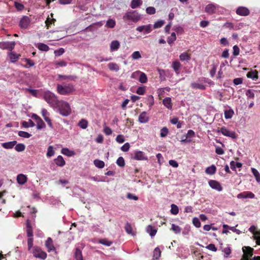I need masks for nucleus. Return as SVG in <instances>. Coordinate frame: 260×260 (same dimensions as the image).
Here are the masks:
<instances>
[{
	"instance_id": "79ce46f5",
	"label": "nucleus",
	"mask_w": 260,
	"mask_h": 260,
	"mask_svg": "<svg viewBox=\"0 0 260 260\" xmlns=\"http://www.w3.org/2000/svg\"><path fill=\"white\" fill-rule=\"evenodd\" d=\"M171 209L170 212L173 215H177L179 213V208L175 204H172L171 206Z\"/></svg>"
},
{
	"instance_id": "a211bd4d",
	"label": "nucleus",
	"mask_w": 260,
	"mask_h": 260,
	"mask_svg": "<svg viewBox=\"0 0 260 260\" xmlns=\"http://www.w3.org/2000/svg\"><path fill=\"white\" fill-rule=\"evenodd\" d=\"M120 47V43L117 40L112 41L110 44V48L111 51H117Z\"/></svg>"
},
{
	"instance_id": "4d7b16f0",
	"label": "nucleus",
	"mask_w": 260,
	"mask_h": 260,
	"mask_svg": "<svg viewBox=\"0 0 260 260\" xmlns=\"http://www.w3.org/2000/svg\"><path fill=\"white\" fill-rule=\"evenodd\" d=\"M131 56L134 60L139 59L141 58V55L140 52L138 51H134L132 53Z\"/></svg>"
},
{
	"instance_id": "bb28decb",
	"label": "nucleus",
	"mask_w": 260,
	"mask_h": 260,
	"mask_svg": "<svg viewBox=\"0 0 260 260\" xmlns=\"http://www.w3.org/2000/svg\"><path fill=\"white\" fill-rule=\"evenodd\" d=\"M142 4V0H132L131 3V7L134 9Z\"/></svg>"
},
{
	"instance_id": "c03bdc74",
	"label": "nucleus",
	"mask_w": 260,
	"mask_h": 260,
	"mask_svg": "<svg viewBox=\"0 0 260 260\" xmlns=\"http://www.w3.org/2000/svg\"><path fill=\"white\" fill-rule=\"evenodd\" d=\"M75 257L76 260H83L82 252L80 249H76L75 253Z\"/></svg>"
},
{
	"instance_id": "8fccbe9b",
	"label": "nucleus",
	"mask_w": 260,
	"mask_h": 260,
	"mask_svg": "<svg viewBox=\"0 0 260 260\" xmlns=\"http://www.w3.org/2000/svg\"><path fill=\"white\" fill-rule=\"evenodd\" d=\"M25 146L22 143H19L16 145L15 149L18 152H21L25 150Z\"/></svg>"
},
{
	"instance_id": "a18cd8bd",
	"label": "nucleus",
	"mask_w": 260,
	"mask_h": 260,
	"mask_svg": "<svg viewBox=\"0 0 260 260\" xmlns=\"http://www.w3.org/2000/svg\"><path fill=\"white\" fill-rule=\"evenodd\" d=\"M116 164L120 167H123L125 166V161L123 157L120 156L116 160Z\"/></svg>"
},
{
	"instance_id": "de8ad7c7",
	"label": "nucleus",
	"mask_w": 260,
	"mask_h": 260,
	"mask_svg": "<svg viewBox=\"0 0 260 260\" xmlns=\"http://www.w3.org/2000/svg\"><path fill=\"white\" fill-rule=\"evenodd\" d=\"M103 132L107 136L111 135L112 134V129L106 124L104 125Z\"/></svg>"
},
{
	"instance_id": "c9c22d12",
	"label": "nucleus",
	"mask_w": 260,
	"mask_h": 260,
	"mask_svg": "<svg viewBox=\"0 0 260 260\" xmlns=\"http://www.w3.org/2000/svg\"><path fill=\"white\" fill-rule=\"evenodd\" d=\"M176 39L175 32H173L171 33V36L168 38L167 42L169 45H172L174 42L176 41Z\"/></svg>"
},
{
	"instance_id": "f3484780",
	"label": "nucleus",
	"mask_w": 260,
	"mask_h": 260,
	"mask_svg": "<svg viewBox=\"0 0 260 260\" xmlns=\"http://www.w3.org/2000/svg\"><path fill=\"white\" fill-rule=\"evenodd\" d=\"M26 233L28 237H32L33 236V231L32 227L31 225V223L29 220L27 219L26 220Z\"/></svg>"
},
{
	"instance_id": "ddd939ff",
	"label": "nucleus",
	"mask_w": 260,
	"mask_h": 260,
	"mask_svg": "<svg viewBox=\"0 0 260 260\" xmlns=\"http://www.w3.org/2000/svg\"><path fill=\"white\" fill-rule=\"evenodd\" d=\"M209 185L211 188L218 191H221L222 190V187L220 184L216 180L209 181Z\"/></svg>"
},
{
	"instance_id": "338daca9",
	"label": "nucleus",
	"mask_w": 260,
	"mask_h": 260,
	"mask_svg": "<svg viewBox=\"0 0 260 260\" xmlns=\"http://www.w3.org/2000/svg\"><path fill=\"white\" fill-rule=\"evenodd\" d=\"M146 13L150 15H152L155 13L156 10L153 7H149L146 9Z\"/></svg>"
},
{
	"instance_id": "0eeeda50",
	"label": "nucleus",
	"mask_w": 260,
	"mask_h": 260,
	"mask_svg": "<svg viewBox=\"0 0 260 260\" xmlns=\"http://www.w3.org/2000/svg\"><path fill=\"white\" fill-rule=\"evenodd\" d=\"M236 13L239 16L245 17L250 14V10L246 7L240 6L236 9Z\"/></svg>"
},
{
	"instance_id": "09e8293b",
	"label": "nucleus",
	"mask_w": 260,
	"mask_h": 260,
	"mask_svg": "<svg viewBox=\"0 0 260 260\" xmlns=\"http://www.w3.org/2000/svg\"><path fill=\"white\" fill-rule=\"evenodd\" d=\"M125 230L128 234L134 235L133 232V229L131 225L129 223H126L125 226Z\"/></svg>"
},
{
	"instance_id": "6e6552de",
	"label": "nucleus",
	"mask_w": 260,
	"mask_h": 260,
	"mask_svg": "<svg viewBox=\"0 0 260 260\" xmlns=\"http://www.w3.org/2000/svg\"><path fill=\"white\" fill-rule=\"evenodd\" d=\"M31 22V19L27 16H23L19 22V26L21 28L26 29L28 27Z\"/></svg>"
},
{
	"instance_id": "7c9ffc66",
	"label": "nucleus",
	"mask_w": 260,
	"mask_h": 260,
	"mask_svg": "<svg viewBox=\"0 0 260 260\" xmlns=\"http://www.w3.org/2000/svg\"><path fill=\"white\" fill-rule=\"evenodd\" d=\"M234 113V110L232 109L225 110L224 112V118L226 119H231L233 117Z\"/></svg>"
},
{
	"instance_id": "393cba45",
	"label": "nucleus",
	"mask_w": 260,
	"mask_h": 260,
	"mask_svg": "<svg viewBox=\"0 0 260 260\" xmlns=\"http://www.w3.org/2000/svg\"><path fill=\"white\" fill-rule=\"evenodd\" d=\"M161 255V251L158 247H156L153 251L152 260H158Z\"/></svg>"
},
{
	"instance_id": "5fc2aeb1",
	"label": "nucleus",
	"mask_w": 260,
	"mask_h": 260,
	"mask_svg": "<svg viewBox=\"0 0 260 260\" xmlns=\"http://www.w3.org/2000/svg\"><path fill=\"white\" fill-rule=\"evenodd\" d=\"M37 127L39 129L43 128L46 126L45 123L43 122L41 118L37 121Z\"/></svg>"
},
{
	"instance_id": "0e129e2a",
	"label": "nucleus",
	"mask_w": 260,
	"mask_h": 260,
	"mask_svg": "<svg viewBox=\"0 0 260 260\" xmlns=\"http://www.w3.org/2000/svg\"><path fill=\"white\" fill-rule=\"evenodd\" d=\"M192 223L196 228H200L201 226V222L200 220L197 217H194L192 219Z\"/></svg>"
},
{
	"instance_id": "5701e85b",
	"label": "nucleus",
	"mask_w": 260,
	"mask_h": 260,
	"mask_svg": "<svg viewBox=\"0 0 260 260\" xmlns=\"http://www.w3.org/2000/svg\"><path fill=\"white\" fill-rule=\"evenodd\" d=\"M216 170V167L214 165H212L206 169L205 173L209 175H213L215 173Z\"/></svg>"
},
{
	"instance_id": "e433bc0d",
	"label": "nucleus",
	"mask_w": 260,
	"mask_h": 260,
	"mask_svg": "<svg viewBox=\"0 0 260 260\" xmlns=\"http://www.w3.org/2000/svg\"><path fill=\"white\" fill-rule=\"evenodd\" d=\"M93 164L98 168L102 169L105 167V162L100 159H95L93 161Z\"/></svg>"
},
{
	"instance_id": "a878e982",
	"label": "nucleus",
	"mask_w": 260,
	"mask_h": 260,
	"mask_svg": "<svg viewBox=\"0 0 260 260\" xmlns=\"http://www.w3.org/2000/svg\"><path fill=\"white\" fill-rule=\"evenodd\" d=\"M78 126L82 129H86L88 125V122L85 119H81L79 123Z\"/></svg>"
},
{
	"instance_id": "052dcab7",
	"label": "nucleus",
	"mask_w": 260,
	"mask_h": 260,
	"mask_svg": "<svg viewBox=\"0 0 260 260\" xmlns=\"http://www.w3.org/2000/svg\"><path fill=\"white\" fill-rule=\"evenodd\" d=\"M54 154L53 147L52 146H49L47 149V156L49 157L52 156Z\"/></svg>"
},
{
	"instance_id": "4468645a",
	"label": "nucleus",
	"mask_w": 260,
	"mask_h": 260,
	"mask_svg": "<svg viewBox=\"0 0 260 260\" xmlns=\"http://www.w3.org/2000/svg\"><path fill=\"white\" fill-rule=\"evenodd\" d=\"M8 56L11 62H15L20 57V54L16 53L15 52L11 51L8 53Z\"/></svg>"
},
{
	"instance_id": "dca6fc26",
	"label": "nucleus",
	"mask_w": 260,
	"mask_h": 260,
	"mask_svg": "<svg viewBox=\"0 0 260 260\" xmlns=\"http://www.w3.org/2000/svg\"><path fill=\"white\" fill-rule=\"evenodd\" d=\"M149 120V117L146 112H143L139 116V121L141 123H147Z\"/></svg>"
},
{
	"instance_id": "bf43d9fd",
	"label": "nucleus",
	"mask_w": 260,
	"mask_h": 260,
	"mask_svg": "<svg viewBox=\"0 0 260 260\" xmlns=\"http://www.w3.org/2000/svg\"><path fill=\"white\" fill-rule=\"evenodd\" d=\"M24 61L25 62H26V63L27 64V65L24 66V67H25L26 68H29V67H32L35 64V62H34V61L31 60V59H30L25 58L24 59Z\"/></svg>"
},
{
	"instance_id": "f257e3e1",
	"label": "nucleus",
	"mask_w": 260,
	"mask_h": 260,
	"mask_svg": "<svg viewBox=\"0 0 260 260\" xmlns=\"http://www.w3.org/2000/svg\"><path fill=\"white\" fill-rule=\"evenodd\" d=\"M44 98L50 106L55 108L61 115L65 116V103L63 101H58L57 96L50 91L44 93Z\"/></svg>"
},
{
	"instance_id": "72a5a7b5",
	"label": "nucleus",
	"mask_w": 260,
	"mask_h": 260,
	"mask_svg": "<svg viewBox=\"0 0 260 260\" xmlns=\"http://www.w3.org/2000/svg\"><path fill=\"white\" fill-rule=\"evenodd\" d=\"M116 25V22L113 19H109L106 23V27L108 28H112L115 27Z\"/></svg>"
},
{
	"instance_id": "49530a36",
	"label": "nucleus",
	"mask_w": 260,
	"mask_h": 260,
	"mask_svg": "<svg viewBox=\"0 0 260 260\" xmlns=\"http://www.w3.org/2000/svg\"><path fill=\"white\" fill-rule=\"evenodd\" d=\"M171 230L175 233V234H179L181 232V228L177 225H176L174 223H172L171 225Z\"/></svg>"
},
{
	"instance_id": "3c124183",
	"label": "nucleus",
	"mask_w": 260,
	"mask_h": 260,
	"mask_svg": "<svg viewBox=\"0 0 260 260\" xmlns=\"http://www.w3.org/2000/svg\"><path fill=\"white\" fill-rule=\"evenodd\" d=\"M165 23V21L163 20H159L156 21L153 24L154 28H158L161 27Z\"/></svg>"
},
{
	"instance_id": "2f4dec72",
	"label": "nucleus",
	"mask_w": 260,
	"mask_h": 260,
	"mask_svg": "<svg viewBox=\"0 0 260 260\" xmlns=\"http://www.w3.org/2000/svg\"><path fill=\"white\" fill-rule=\"evenodd\" d=\"M244 254L247 257H250L252 255L253 249L249 247H244L243 248Z\"/></svg>"
},
{
	"instance_id": "f8f14e48",
	"label": "nucleus",
	"mask_w": 260,
	"mask_h": 260,
	"mask_svg": "<svg viewBox=\"0 0 260 260\" xmlns=\"http://www.w3.org/2000/svg\"><path fill=\"white\" fill-rule=\"evenodd\" d=\"M194 136V132L192 130L189 129L186 135L185 136V139H181V142L184 143H190Z\"/></svg>"
},
{
	"instance_id": "37998d69",
	"label": "nucleus",
	"mask_w": 260,
	"mask_h": 260,
	"mask_svg": "<svg viewBox=\"0 0 260 260\" xmlns=\"http://www.w3.org/2000/svg\"><path fill=\"white\" fill-rule=\"evenodd\" d=\"M108 67L111 71H118L119 67L116 63L111 62L108 64Z\"/></svg>"
},
{
	"instance_id": "423d86ee",
	"label": "nucleus",
	"mask_w": 260,
	"mask_h": 260,
	"mask_svg": "<svg viewBox=\"0 0 260 260\" xmlns=\"http://www.w3.org/2000/svg\"><path fill=\"white\" fill-rule=\"evenodd\" d=\"M222 8L215 4H210L207 5L205 8V12L208 14H213Z\"/></svg>"
},
{
	"instance_id": "cd10ccee",
	"label": "nucleus",
	"mask_w": 260,
	"mask_h": 260,
	"mask_svg": "<svg viewBox=\"0 0 260 260\" xmlns=\"http://www.w3.org/2000/svg\"><path fill=\"white\" fill-rule=\"evenodd\" d=\"M54 162L57 166L60 167L63 166L65 164L63 158L61 155H59L56 158H55L54 159Z\"/></svg>"
},
{
	"instance_id": "58836bf2",
	"label": "nucleus",
	"mask_w": 260,
	"mask_h": 260,
	"mask_svg": "<svg viewBox=\"0 0 260 260\" xmlns=\"http://www.w3.org/2000/svg\"><path fill=\"white\" fill-rule=\"evenodd\" d=\"M255 92L256 91L253 89H248L247 90H246L245 94L248 99H253L255 97Z\"/></svg>"
},
{
	"instance_id": "9b49d317",
	"label": "nucleus",
	"mask_w": 260,
	"mask_h": 260,
	"mask_svg": "<svg viewBox=\"0 0 260 260\" xmlns=\"http://www.w3.org/2000/svg\"><path fill=\"white\" fill-rule=\"evenodd\" d=\"M133 158L137 160H147L148 157L142 151H136Z\"/></svg>"
},
{
	"instance_id": "13d9d810",
	"label": "nucleus",
	"mask_w": 260,
	"mask_h": 260,
	"mask_svg": "<svg viewBox=\"0 0 260 260\" xmlns=\"http://www.w3.org/2000/svg\"><path fill=\"white\" fill-rule=\"evenodd\" d=\"M146 88L145 86H140L138 88L136 93L139 95H143L145 93Z\"/></svg>"
},
{
	"instance_id": "6e6d98bb",
	"label": "nucleus",
	"mask_w": 260,
	"mask_h": 260,
	"mask_svg": "<svg viewBox=\"0 0 260 260\" xmlns=\"http://www.w3.org/2000/svg\"><path fill=\"white\" fill-rule=\"evenodd\" d=\"M57 90L58 93L62 95L65 94V86L58 84L57 86Z\"/></svg>"
},
{
	"instance_id": "c85d7f7f",
	"label": "nucleus",
	"mask_w": 260,
	"mask_h": 260,
	"mask_svg": "<svg viewBox=\"0 0 260 260\" xmlns=\"http://www.w3.org/2000/svg\"><path fill=\"white\" fill-rule=\"evenodd\" d=\"M179 58L182 61H189L190 60V56L186 52H183L179 55Z\"/></svg>"
},
{
	"instance_id": "69168bd1",
	"label": "nucleus",
	"mask_w": 260,
	"mask_h": 260,
	"mask_svg": "<svg viewBox=\"0 0 260 260\" xmlns=\"http://www.w3.org/2000/svg\"><path fill=\"white\" fill-rule=\"evenodd\" d=\"M158 73L159 75L160 79L161 80H164L165 79V71L164 70L158 69H157Z\"/></svg>"
},
{
	"instance_id": "4c0bfd02",
	"label": "nucleus",
	"mask_w": 260,
	"mask_h": 260,
	"mask_svg": "<svg viewBox=\"0 0 260 260\" xmlns=\"http://www.w3.org/2000/svg\"><path fill=\"white\" fill-rule=\"evenodd\" d=\"M251 172L255 178L257 182H260V174L258 171L254 168H251Z\"/></svg>"
},
{
	"instance_id": "603ef678",
	"label": "nucleus",
	"mask_w": 260,
	"mask_h": 260,
	"mask_svg": "<svg viewBox=\"0 0 260 260\" xmlns=\"http://www.w3.org/2000/svg\"><path fill=\"white\" fill-rule=\"evenodd\" d=\"M18 136L21 137L25 138H29L31 137V135L29 134L27 132L24 131H19L18 132Z\"/></svg>"
},
{
	"instance_id": "473e14b6",
	"label": "nucleus",
	"mask_w": 260,
	"mask_h": 260,
	"mask_svg": "<svg viewBox=\"0 0 260 260\" xmlns=\"http://www.w3.org/2000/svg\"><path fill=\"white\" fill-rule=\"evenodd\" d=\"M139 81L140 83H145L147 82V77L144 73L140 72V73H139Z\"/></svg>"
},
{
	"instance_id": "1a4fd4ad",
	"label": "nucleus",
	"mask_w": 260,
	"mask_h": 260,
	"mask_svg": "<svg viewBox=\"0 0 260 260\" xmlns=\"http://www.w3.org/2000/svg\"><path fill=\"white\" fill-rule=\"evenodd\" d=\"M15 46V42H3L0 43V48L12 51Z\"/></svg>"
},
{
	"instance_id": "9d476101",
	"label": "nucleus",
	"mask_w": 260,
	"mask_h": 260,
	"mask_svg": "<svg viewBox=\"0 0 260 260\" xmlns=\"http://www.w3.org/2000/svg\"><path fill=\"white\" fill-rule=\"evenodd\" d=\"M219 132L221 133L223 135L232 139L236 138V134L234 131H231L224 126L222 127Z\"/></svg>"
},
{
	"instance_id": "a19ab883",
	"label": "nucleus",
	"mask_w": 260,
	"mask_h": 260,
	"mask_svg": "<svg viewBox=\"0 0 260 260\" xmlns=\"http://www.w3.org/2000/svg\"><path fill=\"white\" fill-rule=\"evenodd\" d=\"M38 48L40 50L43 51H47L49 49V47L48 45L42 43H40L38 44Z\"/></svg>"
},
{
	"instance_id": "aec40b11",
	"label": "nucleus",
	"mask_w": 260,
	"mask_h": 260,
	"mask_svg": "<svg viewBox=\"0 0 260 260\" xmlns=\"http://www.w3.org/2000/svg\"><path fill=\"white\" fill-rule=\"evenodd\" d=\"M162 104L167 109L171 110L172 108L171 99L170 97L165 98L162 101Z\"/></svg>"
},
{
	"instance_id": "4be33fe9",
	"label": "nucleus",
	"mask_w": 260,
	"mask_h": 260,
	"mask_svg": "<svg viewBox=\"0 0 260 260\" xmlns=\"http://www.w3.org/2000/svg\"><path fill=\"white\" fill-rule=\"evenodd\" d=\"M17 142L16 141L3 143L2 144V146L5 149H12L16 144Z\"/></svg>"
},
{
	"instance_id": "b1692460",
	"label": "nucleus",
	"mask_w": 260,
	"mask_h": 260,
	"mask_svg": "<svg viewBox=\"0 0 260 260\" xmlns=\"http://www.w3.org/2000/svg\"><path fill=\"white\" fill-rule=\"evenodd\" d=\"M146 231L152 237H154L157 232V230L151 225H149L147 227Z\"/></svg>"
},
{
	"instance_id": "ea45409f",
	"label": "nucleus",
	"mask_w": 260,
	"mask_h": 260,
	"mask_svg": "<svg viewBox=\"0 0 260 260\" xmlns=\"http://www.w3.org/2000/svg\"><path fill=\"white\" fill-rule=\"evenodd\" d=\"M21 124L25 128L35 126V123L31 119H29L28 122L25 121H22Z\"/></svg>"
},
{
	"instance_id": "6ab92c4d",
	"label": "nucleus",
	"mask_w": 260,
	"mask_h": 260,
	"mask_svg": "<svg viewBox=\"0 0 260 260\" xmlns=\"http://www.w3.org/2000/svg\"><path fill=\"white\" fill-rule=\"evenodd\" d=\"M27 179L26 176L22 174H19L17 176V181L20 185L25 184L27 181Z\"/></svg>"
},
{
	"instance_id": "20e7f679",
	"label": "nucleus",
	"mask_w": 260,
	"mask_h": 260,
	"mask_svg": "<svg viewBox=\"0 0 260 260\" xmlns=\"http://www.w3.org/2000/svg\"><path fill=\"white\" fill-rule=\"evenodd\" d=\"M190 87L193 89L205 90L206 86L204 84L203 77L200 78L197 81L192 82L190 84Z\"/></svg>"
},
{
	"instance_id": "7ed1b4c3",
	"label": "nucleus",
	"mask_w": 260,
	"mask_h": 260,
	"mask_svg": "<svg viewBox=\"0 0 260 260\" xmlns=\"http://www.w3.org/2000/svg\"><path fill=\"white\" fill-rule=\"evenodd\" d=\"M31 252L34 257L41 259H45L47 257V254L38 246H35L32 248Z\"/></svg>"
},
{
	"instance_id": "864d4df0",
	"label": "nucleus",
	"mask_w": 260,
	"mask_h": 260,
	"mask_svg": "<svg viewBox=\"0 0 260 260\" xmlns=\"http://www.w3.org/2000/svg\"><path fill=\"white\" fill-rule=\"evenodd\" d=\"M169 133L168 129L166 127H164L160 129V136L161 138L166 137Z\"/></svg>"
},
{
	"instance_id": "774afa93",
	"label": "nucleus",
	"mask_w": 260,
	"mask_h": 260,
	"mask_svg": "<svg viewBox=\"0 0 260 260\" xmlns=\"http://www.w3.org/2000/svg\"><path fill=\"white\" fill-rule=\"evenodd\" d=\"M116 141L120 144L123 143L125 141L124 136L122 135H118L116 138Z\"/></svg>"
},
{
	"instance_id": "680f3d73",
	"label": "nucleus",
	"mask_w": 260,
	"mask_h": 260,
	"mask_svg": "<svg viewBox=\"0 0 260 260\" xmlns=\"http://www.w3.org/2000/svg\"><path fill=\"white\" fill-rule=\"evenodd\" d=\"M99 243L107 246H110L112 243L111 241H108L106 239L100 240Z\"/></svg>"
},
{
	"instance_id": "c756f323",
	"label": "nucleus",
	"mask_w": 260,
	"mask_h": 260,
	"mask_svg": "<svg viewBox=\"0 0 260 260\" xmlns=\"http://www.w3.org/2000/svg\"><path fill=\"white\" fill-rule=\"evenodd\" d=\"M231 168L233 170H236V168H240L242 166V163L240 162H235L233 160L230 162Z\"/></svg>"
},
{
	"instance_id": "39448f33",
	"label": "nucleus",
	"mask_w": 260,
	"mask_h": 260,
	"mask_svg": "<svg viewBox=\"0 0 260 260\" xmlns=\"http://www.w3.org/2000/svg\"><path fill=\"white\" fill-rule=\"evenodd\" d=\"M136 30L143 35H146L150 33L152 31V26L150 24L147 25H140L136 28Z\"/></svg>"
},
{
	"instance_id": "f704fd0d",
	"label": "nucleus",
	"mask_w": 260,
	"mask_h": 260,
	"mask_svg": "<svg viewBox=\"0 0 260 260\" xmlns=\"http://www.w3.org/2000/svg\"><path fill=\"white\" fill-rule=\"evenodd\" d=\"M172 67L177 74L179 73V70L181 67V64L178 61H175L172 62Z\"/></svg>"
},
{
	"instance_id": "e2e57ef3",
	"label": "nucleus",
	"mask_w": 260,
	"mask_h": 260,
	"mask_svg": "<svg viewBox=\"0 0 260 260\" xmlns=\"http://www.w3.org/2000/svg\"><path fill=\"white\" fill-rule=\"evenodd\" d=\"M244 199H253L255 197L254 193L250 191H244Z\"/></svg>"
},
{
	"instance_id": "412c9836",
	"label": "nucleus",
	"mask_w": 260,
	"mask_h": 260,
	"mask_svg": "<svg viewBox=\"0 0 260 260\" xmlns=\"http://www.w3.org/2000/svg\"><path fill=\"white\" fill-rule=\"evenodd\" d=\"M247 77L253 80H256L258 79V72L256 70H252L247 74Z\"/></svg>"
},
{
	"instance_id": "f03ea898",
	"label": "nucleus",
	"mask_w": 260,
	"mask_h": 260,
	"mask_svg": "<svg viewBox=\"0 0 260 260\" xmlns=\"http://www.w3.org/2000/svg\"><path fill=\"white\" fill-rule=\"evenodd\" d=\"M141 18L140 14L136 11L127 12L123 17L124 21H132L134 22H138Z\"/></svg>"
},
{
	"instance_id": "2eb2a0df",
	"label": "nucleus",
	"mask_w": 260,
	"mask_h": 260,
	"mask_svg": "<svg viewBox=\"0 0 260 260\" xmlns=\"http://www.w3.org/2000/svg\"><path fill=\"white\" fill-rule=\"evenodd\" d=\"M45 246L47 248L48 252L54 251L55 250V247L53 244L52 239L50 237L48 238L46 241Z\"/></svg>"
}]
</instances>
